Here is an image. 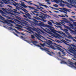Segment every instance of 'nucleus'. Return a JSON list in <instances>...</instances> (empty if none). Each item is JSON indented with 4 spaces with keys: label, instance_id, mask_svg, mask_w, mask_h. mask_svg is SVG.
Returning <instances> with one entry per match:
<instances>
[{
    "label": "nucleus",
    "instance_id": "obj_1",
    "mask_svg": "<svg viewBox=\"0 0 76 76\" xmlns=\"http://www.w3.org/2000/svg\"><path fill=\"white\" fill-rule=\"evenodd\" d=\"M20 13H22V14H24V15H25L26 16L27 18V17L29 19H31L32 20H33V21H31V23H33V24H34V25H37L38 21L34 18L32 19L31 18V15L29 13H27V14L23 13L22 11H20Z\"/></svg>",
    "mask_w": 76,
    "mask_h": 76
},
{
    "label": "nucleus",
    "instance_id": "obj_2",
    "mask_svg": "<svg viewBox=\"0 0 76 76\" xmlns=\"http://www.w3.org/2000/svg\"><path fill=\"white\" fill-rule=\"evenodd\" d=\"M0 19H1V20H4V22H3V23H14L15 24V26H18V27H20L21 26L17 24H16V23H15L14 22V21H12V20H5V19L3 18L2 17V16H1V15H0Z\"/></svg>",
    "mask_w": 76,
    "mask_h": 76
},
{
    "label": "nucleus",
    "instance_id": "obj_3",
    "mask_svg": "<svg viewBox=\"0 0 76 76\" xmlns=\"http://www.w3.org/2000/svg\"><path fill=\"white\" fill-rule=\"evenodd\" d=\"M27 30L28 31L31 32L32 33H34V31H33L32 30L34 31H36V32H37L39 34H40V32H42V33H44V31H42L41 29H39V28L37 29L36 28H32L30 27H28L27 28Z\"/></svg>",
    "mask_w": 76,
    "mask_h": 76
},
{
    "label": "nucleus",
    "instance_id": "obj_4",
    "mask_svg": "<svg viewBox=\"0 0 76 76\" xmlns=\"http://www.w3.org/2000/svg\"><path fill=\"white\" fill-rule=\"evenodd\" d=\"M38 25L40 26H43V27H46L47 28H48L49 29H50V30L53 33H54V34H56V32H55V30L53 29V28H53V27L52 26H51L48 25L44 24L42 22H41L40 23H39Z\"/></svg>",
    "mask_w": 76,
    "mask_h": 76
},
{
    "label": "nucleus",
    "instance_id": "obj_5",
    "mask_svg": "<svg viewBox=\"0 0 76 76\" xmlns=\"http://www.w3.org/2000/svg\"><path fill=\"white\" fill-rule=\"evenodd\" d=\"M0 1H3L5 4H8L9 3H10L8 1H12L15 3H12V4H13L14 6H15V7H18V6H19L20 5H21L19 3H17L15 2V1L13 0H0Z\"/></svg>",
    "mask_w": 76,
    "mask_h": 76
},
{
    "label": "nucleus",
    "instance_id": "obj_6",
    "mask_svg": "<svg viewBox=\"0 0 76 76\" xmlns=\"http://www.w3.org/2000/svg\"><path fill=\"white\" fill-rule=\"evenodd\" d=\"M61 24H62L63 26H64V28H66V29H69V30L71 32L72 34H76V31H75L71 29V28H70V27H69V26H66L64 24H65V23H64V22H61Z\"/></svg>",
    "mask_w": 76,
    "mask_h": 76
},
{
    "label": "nucleus",
    "instance_id": "obj_7",
    "mask_svg": "<svg viewBox=\"0 0 76 76\" xmlns=\"http://www.w3.org/2000/svg\"><path fill=\"white\" fill-rule=\"evenodd\" d=\"M61 21L62 22H65V23H67L68 26H70L72 27V28H73V25L72 24V22L69 20L66 21L64 20H62Z\"/></svg>",
    "mask_w": 76,
    "mask_h": 76
},
{
    "label": "nucleus",
    "instance_id": "obj_8",
    "mask_svg": "<svg viewBox=\"0 0 76 76\" xmlns=\"http://www.w3.org/2000/svg\"><path fill=\"white\" fill-rule=\"evenodd\" d=\"M31 42H32V43H33V44H34V45L37 46V47H40V49H41L42 50H46L47 51H48L47 50H46L45 49H44L43 48H42V47L39 45L35 44L37 43V42L36 41H32Z\"/></svg>",
    "mask_w": 76,
    "mask_h": 76
},
{
    "label": "nucleus",
    "instance_id": "obj_9",
    "mask_svg": "<svg viewBox=\"0 0 76 76\" xmlns=\"http://www.w3.org/2000/svg\"><path fill=\"white\" fill-rule=\"evenodd\" d=\"M56 47H57V50H60V51L62 52V55H61V56H64L66 55V53L63 51H64V50L61 49V48L59 47H57V46H56Z\"/></svg>",
    "mask_w": 76,
    "mask_h": 76
},
{
    "label": "nucleus",
    "instance_id": "obj_10",
    "mask_svg": "<svg viewBox=\"0 0 76 76\" xmlns=\"http://www.w3.org/2000/svg\"><path fill=\"white\" fill-rule=\"evenodd\" d=\"M19 7L17 6V7H16L15 9H13V10H14V11H13L12 12H14V13H17V14H20V13L17 12L18 11L17 10V9L18 10H19Z\"/></svg>",
    "mask_w": 76,
    "mask_h": 76
},
{
    "label": "nucleus",
    "instance_id": "obj_11",
    "mask_svg": "<svg viewBox=\"0 0 76 76\" xmlns=\"http://www.w3.org/2000/svg\"><path fill=\"white\" fill-rule=\"evenodd\" d=\"M40 13H41V14H42V15H43L44 16H45V17H46V18H51V17L49 15L47 14H44L42 13V12H40Z\"/></svg>",
    "mask_w": 76,
    "mask_h": 76
},
{
    "label": "nucleus",
    "instance_id": "obj_12",
    "mask_svg": "<svg viewBox=\"0 0 76 76\" xmlns=\"http://www.w3.org/2000/svg\"><path fill=\"white\" fill-rule=\"evenodd\" d=\"M45 40L46 42H47L48 43H49V44H52L53 42L52 41H51L50 40H47V39H46L44 37H42Z\"/></svg>",
    "mask_w": 76,
    "mask_h": 76
},
{
    "label": "nucleus",
    "instance_id": "obj_13",
    "mask_svg": "<svg viewBox=\"0 0 76 76\" xmlns=\"http://www.w3.org/2000/svg\"><path fill=\"white\" fill-rule=\"evenodd\" d=\"M63 42L65 44H66V45H68L69 47H71V46L70 45L67 44V43H69V42H67L66 41L64 40Z\"/></svg>",
    "mask_w": 76,
    "mask_h": 76
},
{
    "label": "nucleus",
    "instance_id": "obj_14",
    "mask_svg": "<svg viewBox=\"0 0 76 76\" xmlns=\"http://www.w3.org/2000/svg\"><path fill=\"white\" fill-rule=\"evenodd\" d=\"M23 0L24 1H25L26 2V3H29L28 4H30V5H32V4H32V3L31 2H32L31 1H28V2L25 0Z\"/></svg>",
    "mask_w": 76,
    "mask_h": 76
},
{
    "label": "nucleus",
    "instance_id": "obj_15",
    "mask_svg": "<svg viewBox=\"0 0 76 76\" xmlns=\"http://www.w3.org/2000/svg\"><path fill=\"white\" fill-rule=\"evenodd\" d=\"M22 24L25 25H28V23L24 20H23V22H22Z\"/></svg>",
    "mask_w": 76,
    "mask_h": 76
},
{
    "label": "nucleus",
    "instance_id": "obj_16",
    "mask_svg": "<svg viewBox=\"0 0 76 76\" xmlns=\"http://www.w3.org/2000/svg\"><path fill=\"white\" fill-rule=\"evenodd\" d=\"M1 9L3 10V11H4V12H6V13H7V11H9V10L6 8H2Z\"/></svg>",
    "mask_w": 76,
    "mask_h": 76
},
{
    "label": "nucleus",
    "instance_id": "obj_17",
    "mask_svg": "<svg viewBox=\"0 0 76 76\" xmlns=\"http://www.w3.org/2000/svg\"><path fill=\"white\" fill-rule=\"evenodd\" d=\"M58 33H59V34H62V35H64V36H66V34L64 33V32H63L62 31H58Z\"/></svg>",
    "mask_w": 76,
    "mask_h": 76
},
{
    "label": "nucleus",
    "instance_id": "obj_18",
    "mask_svg": "<svg viewBox=\"0 0 76 76\" xmlns=\"http://www.w3.org/2000/svg\"><path fill=\"white\" fill-rule=\"evenodd\" d=\"M50 48H52V49H53V50H56L57 49V48H54V46H53L52 45H51L50 46Z\"/></svg>",
    "mask_w": 76,
    "mask_h": 76
},
{
    "label": "nucleus",
    "instance_id": "obj_19",
    "mask_svg": "<svg viewBox=\"0 0 76 76\" xmlns=\"http://www.w3.org/2000/svg\"><path fill=\"white\" fill-rule=\"evenodd\" d=\"M69 64H70L71 65L72 67H74V68H75V69H76V67L74 65H73L72 64H73V62H70V63H69Z\"/></svg>",
    "mask_w": 76,
    "mask_h": 76
},
{
    "label": "nucleus",
    "instance_id": "obj_20",
    "mask_svg": "<svg viewBox=\"0 0 76 76\" xmlns=\"http://www.w3.org/2000/svg\"><path fill=\"white\" fill-rule=\"evenodd\" d=\"M20 9H21L25 13H28L27 12H28V11H27V10H26L25 9H23L22 8H20Z\"/></svg>",
    "mask_w": 76,
    "mask_h": 76
},
{
    "label": "nucleus",
    "instance_id": "obj_21",
    "mask_svg": "<svg viewBox=\"0 0 76 76\" xmlns=\"http://www.w3.org/2000/svg\"><path fill=\"white\" fill-rule=\"evenodd\" d=\"M69 38H71V39H72V40H73L74 41H75V42H76V40L75 39H74L73 37H72L71 36H69Z\"/></svg>",
    "mask_w": 76,
    "mask_h": 76
},
{
    "label": "nucleus",
    "instance_id": "obj_22",
    "mask_svg": "<svg viewBox=\"0 0 76 76\" xmlns=\"http://www.w3.org/2000/svg\"><path fill=\"white\" fill-rule=\"evenodd\" d=\"M62 10H63L65 12H69V10H68L67 9L65 8H62Z\"/></svg>",
    "mask_w": 76,
    "mask_h": 76
},
{
    "label": "nucleus",
    "instance_id": "obj_23",
    "mask_svg": "<svg viewBox=\"0 0 76 76\" xmlns=\"http://www.w3.org/2000/svg\"><path fill=\"white\" fill-rule=\"evenodd\" d=\"M61 64H67V63L62 60H61Z\"/></svg>",
    "mask_w": 76,
    "mask_h": 76
},
{
    "label": "nucleus",
    "instance_id": "obj_24",
    "mask_svg": "<svg viewBox=\"0 0 76 76\" xmlns=\"http://www.w3.org/2000/svg\"><path fill=\"white\" fill-rule=\"evenodd\" d=\"M15 22H16L17 23L19 24L20 23V21L16 19H15Z\"/></svg>",
    "mask_w": 76,
    "mask_h": 76
},
{
    "label": "nucleus",
    "instance_id": "obj_25",
    "mask_svg": "<svg viewBox=\"0 0 76 76\" xmlns=\"http://www.w3.org/2000/svg\"><path fill=\"white\" fill-rule=\"evenodd\" d=\"M20 2L21 3V6H22L23 7L25 5V3L23 2L22 1H20Z\"/></svg>",
    "mask_w": 76,
    "mask_h": 76
},
{
    "label": "nucleus",
    "instance_id": "obj_26",
    "mask_svg": "<svg viewBox=\"0 0 76 76\" xmlns=\"http://www.w3.org/2000/svg\"><path fill=\"white\" fill-rule=\"evenodd\" d=\"M50 8H51V9H54L55 10H59L57 8H54L53 7H51V6L49 7Z\"/></svg>",
    "mask_w": 76,
    "mask_h": 76
},
{
    "label": "nucleus",
    "instance_id": "obj_27",
    "mask_svg": "<svg viewBox=\"0 0 76 76\" xmlns=\"http://www.w3.org/2000/svg\"><path fill=\"white\" fill-rule=\"evenodd\" d=\"M62 30L64 31L65 33L67 32L68 31V30L65 28H64V29H63Z\"/></svg>",
    "mask_w": 76,
    "mask_h": 76
},
{
    "label": "nucleus",
    "instance_id": "obj_28",
    "mask_svg": "<svg viewBox=\"0 0 76 76\" xmlns=\"http://www.w3.org/2000/svg\"><path fill=\"white\" fill-rule=\"evenodd\" d=\"M58 16H59V17H61V18H65L66 16L64 15H58Z\"/></svg>",
    "mask_w": 76,
    "mask_h": 76
},
{
    "label": "nucleus",
    "instance_id": "obj_29",
    "mask_svg": "<svg viewBox=\"0 0 76 76\" xmlns=\"http://www.w3.org/2000/svg\"><path fill=\"white\" fill-rule=\"evenodd\" d=\"M33 18H34V19H36L37 20H39V18L37 17L33 16Z\"/></svg>",
    "mask_w": 76,
    "mask_h": 76
},
{
    "label": "nucleus",
    "instance_id": "obj_30",
    "mask_svg": "<svg viewBox=\"0 0 76 76\" xmlns=\"http://www.w3.org/2000/svg\"><path fill=\"white\" fill-rule=\"evenodd\" d=\"M31 12L32 13H33V15H36V16H39V15L37 14H35L33 12V11H31Z\"/></svg>",
    "mask_w": 76,
    "mask_h": 76
},
{
    "label": "nucleus",
    "instance_id": "obj_31",
    "mask_svg": "<svg viewBox=\"0 0 76 76\" xmlns=\"http://www.w3.org/2000/svg\"><path fill=\"white\" fill-rule=\"evenodd\" d=\"M55 41L56 42H58V43H59V44L61 43V42L58 40L56 39Z\"/></svg>",
    "mask_w": 76,
    "mask_h": 76
},
{
    "label": "nucleus",
    "instance_id": "obj_32",
    "mask_svg": "<svg viewBox=\"0 0 76 76\" xmlns=\"http://www.w3.org/2000/svg\"><path fill=\"white\" fill-rule=\"evenodd\" d=\"M0 13H1V14H4V12L3 11L1 10H0Z\"/></svg>",
    "mask_w": 76,
    "mask_h": 76
},
{
    "label": "nucleus",
    "instance_id": "obj_33",
    "mask_svg": "<svg viewBox=\"0 0 76 76\" xmlns=\"http://www.w3.org/2000/svg\"><path fill=\"white\" fill-rule=\"evenodd\" d=\"M16 18H17V19H18V20H21V18H20L18 16H17Z\"/></svg>",
    "mask_w": 76,
    "mask_h": 76
},
{
    "label": "nucleus",
    "instance_id": "obj_34",
    "mask_svg": "<svg viewBox=\"0 0 76 76\" xmlns=\"http://www.w3.org/2000/svg\"><path fill=\"white\" fill-rule=\"evenodd\" d=\"M48 24H49V25H52L53 23H52L50 21H48Z\"/></svg>",
    "mask_w": 76,
    "mask_h": 76
},
{
    "label": "nucleus",
    "instance_id": "obj_35",
    "mask_svg": "<svg viewBox=\"0 0 76 76\" xmlns=\"http://www.w3.org/2000/svg\"><path fill=\"white\" fill-rule=\"evenodd\" d=\"M28 7L29 9H34V8L33 7H31L30 6H28Z\"/></svg>",
    "mask_w": 76,
    "mask_h": 76
},
{
    "label": "nucleus",
    "instance_id": "obj_36",
    "mask_svg": "<svg viewBox=\"0 0 76 76\" xmlns=\"http://www.w3.org/2000/svg\"><path fill=\"white\" fill-rule=\"evenodd\" d=\"M53 6H55L56 7H58V5L57 4H55L53 5Z\"/></svg>",
    "mask_w": 76,
    "mask_h": 76
},
{
    "label": "nucleus",
    "instance_id": "obj_37",
    "mask_svg": "<svg viewBox=\"0 0 76 76\" xmlns=\"http://www.w3.org/2000/svg\"><path fill=\"white\" fill-rule=\"evenodd\" d=\"M69 20H70V21H72V22H75V20H73V19L69 18Z\"/></svg>",
    "mask_w": 76,
    "mask_h": 76
},
{
    "label": "nucleus",
    "instance_id": "obj_38",
    "mask_svg": "<svg viewBox=\"0 0 76 76\" xmlns=\"http://www.w3.org/2000/svg\"><path fill=\"white\" fill-rule=\"evenodd\" d=\"M24 20H26V21H27V22H30L31 21L29 20L28 19L25 18Z\"/></svg>",
    "mask_w": 76,
    "mask_h": 76
},
{
    "label": "nucleus",
    "instance_id": "obj_39",
    "mask_svg": "<svg viewBox=\"0 0 76 76\" xmlns=\"http://www.w3.org/2000/svg\"><path fill=\"white\" fill-rule=\"evenodd\" d=\"M65 40L66 41H68L69 42H71L72 41H71V40H69V39H65Z\"/></svg>",
    "mask_w": 76,
    "mask_h": 76
},
{
    "label": "nucleus",
    "instance_id": "obj_40",
    "mask_svg": "<svg viewBox=\"0 0 76 76\" xmlns=\"http://www.w3.org/2000/svg\"><path fill=\"white\" fill-rule=\"evenodd\" d=\"M37 37H39V38H41V37H42V36H41V35L39 34H38V35H37Z\"/></svg>",
    "mask_w": 76,
    "mask_h": 76
},
{
    "label": "nucleus",
    "instance_id": "obj_41",
    "mask_svg": "<svg viewBox=\"0 0 76 76\" xmlns=\"http://www.w3.org/2000/svg\"><path fill=\"white\" fill-rule=\"evenodd\" d=\"M40 45H41L42 47H44V45H45V43L44 44H42V43L40 44Z\"/></svg>",
    "mask_w": 76,
    "mask_h": 76
},
{
    "label": "nucleus",
    "instance_id": "obj_42",
    "mask_svg": "<svg viewBox=\"0 0 76 76\" xmlns=\"http://www.w3.org/2000/svg\"><path fill=\"white\" fill-rule=\"evenodd\" d=\"M33 12H34V13H37V14H38V13H39V12L36 11H33Z\"/></svg>",
    "mask_w": 76,
    "mask_h": 76
},
{
    "label": "nucleus",
    "instance_id": "obj_43",
    "mask_svg": "<svg viewBox=\"0 0 76 76\" xmlns=\"http://www.w3.org/2000/svg\"><path fill=\"white\" fill-rule=\"evenodd\" d=\"M23 16L24 18H26V19H28V18H27V16L24 15H23Z\"/></svg>",
    "mask_w": 76,
    "mask_h": 76
},
{
    "label": "nucleus",
    "instance_id": "obj_44",
    "mask_svg": "<svg viewBox=\"0 0 76 76\" xmlns=\"http://www.w3.org/2000/svg\"><path fill=\"white\" fill-rule=\"evenodd\" d=\"M39 6H44V5H43L40 3H39Z\"/></svg>",
    "mask_w": 76,
    "mask_h": 76
},
{
    "label": "nucleus",
    "instance_id": "obj_45",
    "mask_svg": "<svg viewBox=\"0 0 76 76\" xmlns=\"http://www.w3.org/2000/svg\"><path fill=\"white\" fill-rule=\"evenodd\" d=\"M41 19H42V20H43L44 21V19H45V18H44V17H41Z\"/></svg>",
    "mask_w": 76,
    "mask_h": 76
},
{
    "label": "nucleus",
    "instance_id": "obj_46",
    "mask_svg": "<svg viewBox=\"0 0 76 76\" xmlns=\"http://www.w3.org/2000/svg\"><path fill=\"white\" fill-rule=\"evenodd\" d=\"M31 37L33 39H34V38H35V37H34V35H31Z\"/></svg>",
    "mask_w": 76,
    "mask_h": 76
},
{
    "label": "nucleus",
    "instance_id": "obj_47",
    "mask_svg": "<svg viewBox=\"0 0 76 76\" xmlns=\"http://www.w3.org/2000/svg\"><path fill=\"white\" fill-rule=\"evenodd\" d=\"M58 28H60L61 30H63V29H62V27L61 26H58Z\"/></svg>",
    "mask_w": 76,
    "mask_h": 76
},
{
    "label": "nucleus",
    "instance_id": "obj_48",
    "mask_svg": "<svg viewBox=\"0 0 76 76\" xmlns=\"http://www.w3.org/2000/svg\"><path fill=\"white\" fill-rule=\"evenodd\" d=\"M73 23L74 25V26L76 27V22H73Z\"/></svg>",
    "mask_w": 76,
    "mask_h": 76
},
{
    "label": "nucleus",
    "instance_id": "obj_49",
    "mask_svg": "<svg viewBox=\"0 0 76 76\" xmlns=\"http://www.w3.org/2000/svg\"><path fill=\"white\" fill-rule=\"evenodd\" d=\"M13 34H14V35H16V36L17 37H18V35L17 34L13 32Z\"/></svg>",
    "mask_w": 76,
    "mask_h": 76
},
{
    "label": "nucleus",
    "instance_id": "obj_50",
    "mask_svg": "<svg viewBox=\"0 0 76 76\" xmlns=\"http://www.w3.org/2000/svg\"><path fill=\"white\" fill-rule=\"evenodd\" d=\"M39 7V8H41V9H43V10H45V9L43 8L42 7Z\"/></svg>",
    "mask_w": 76,
    "mask_h": 76
},
{
    "label": "nucleus",
    "instance_id": "obj_51",
    "mask_svg": "<svg viewBox=\"0 0 76 76\" xmlns=\"http://www.w3.org/2000/svg\"><path fill=\"white\" fill-rule=\"evenodd\" d=\"M62 12H63L64 13H65L66 14H67V12L64 11H62Z\"/></svg>",
    "mask_w": 76,
    "mask_h": 76
},
{
    "label": "nucleus",
    "instance_id": "obj_52",
    "mask_svg": "<svg viewBox=\"0 0 76 76\" xmlns=\"http://www.w3.org/2000/svg\"><path fill=\"white\" fill-rule=\"evenodd\" d=\"M38 39H39V40H40V41H42V42H44V41L42 40L39 39V38H38Z\"/></svg>",
    "mask_w": 76,
    "mask_h": 76
},
{
    "label": "nucleus",
    "instance_id": "obj_53",
    "mask_svg": "<svg viewBox=\"0 0 76 76\" xmlns=\"http://www.w3.org/2000/svg\"><path fill=\"white\" fill-rule=\"evenodd\" d=\"M43 6L44 7H46V8H47V7H48V6H47L45 5H44Z\"/></svg>",
    "mask_w": 76,
    "mask_h": 76
},
{
    "label": "nucleus",
    "instance_id": "obj_54",
    "mask_svg": "<svg viewBox=\"0 0 76 76\" xmlns=\"http://www.w3.org/2000/svg\"><path fill=\"white\" fill-rule=\"evenodd\" d=\"M66 34L68 35H70V33H69L68 32H66Z\"/></svg>",
    "mask_w": 76,
    "mask_h": 76
},
{
    "label": "nucleus",
    "instance_id": "obj_55",
    "mask_svg": "<svg viewBox=\"0 0 76 76\" xmlns=\"http://www.w3.org/2000/svg\"><path fill=\"white\" fill-rule=\"evenodd\" d=\"M41 12H43V13H45L46 14H47V12L42 11V10H41Z\"/></svg>",
    "mask_w": 76,
    "mask_h": 76
},
{
    "label": "nucleus",
    "instance_id": "obj_56",
    "mask_svg": "<svg viewBox=\"0 0 76 76\" xmlns=\"http://www.w3.org/2000/svg\"><path fill=\"white\" fill-rule=\"evenodd\" d=\"M8 19H12V18L9 17H8Z\"/></svg>",
    "mask_w": 76,
    "mask_h": 76
},
{
    "label": "nucleus",
    "instance_id": "obj_57",
    "mask_svg": "<svg viewBox=\"0 0 76 76\" xmlns=\"http://www.w3.org/2000/svg\"><path fill=\"white\" fill-rule=\"evenodd\" d=\"M57 25H61V24L58 23H57Z\"/></svg>",
    "mask_w": 76,
    "mask_h": 76
},
{
    "label": "nucleus",
    "instance_id": "obj_58",
    "mask_svg": "<svg viewBox=\"0 0 76 76\" xmlns=\"http://www.w3.org/2000/svg\"><path fill=\"white\" fill-rule=\"evenodd\" d=\"M23 7H24V8H27V6L25 5Z\"/></svg>",
    "mask_w": 76,
    "mask_h": 76
},
{
    "label": "nucleus",
    "instance_id": "obj_59",
    "mask_svg": "<svg viewBox=\"0 0 76 76\" xmlns=\"http://www.w3.org/2000/svg\"><path fill=\"white\" fill-rule=\"evenodd\" d=\"M14 30L15 31V32H17V33H18V31L17 30H16L15 29H14Z\"/></svg>",
    "mask_w": 76,
    "mask_h": 76
},
{
    "label": "nucleus",
    "instance_id": "obj_60",
    "mask_svg": "<svg viewBox=\"0 0 76 76\" xmlns=\"http://www.w3.org/2000/svg\"><path fill=\"white\" fill-rule=\"evenodd\" d=\"M71 17L72 18H75V17H76L75 16H74L73 15H72L71 16Z\"/></svg>",
    "mask_w": 76,
    "mask_h": 76
},
{
    "label": "nucleus",
    "instance_id": "obj_61",
    "mask_svg": "<svg viewBox=\"0 0 76 76\" xmlns=\"http://www.w3.org/2000/svg\"><path fill=\"white\" fill-rule=\"evenodd\" d=\"M21 38L22 39H24V37H23V36H21Z\"/></svg>",
    "mask_w": 76,
    "mask_h": 76
},
{
    "label": "nucleus",
    "instance_id": "obj_62",
    "mask_svg": "<svg viewBox=\"0 0 76 76\" xmlns=\"http://www.w3.org/2000/svg\"><path fill=\"white\" fill-rule=\"evenodd\" d=\"M34 34H35L36 36H38V34H37L36 33H35Z\"/></svg>",
    "mask_w": 76,
    "mask_h": 76
},
{
    "label": "nucleus",
    "instance_id": "obj_63",
    "mask_svg": "<svg viewBox=\"0 0 76 76\" xmlns=\"http://www.w3.org/2000/svg\"><path fill=\"white\" fill-rule=\"evenodd\" d=\"M43 31H45V32H47V31H46V30H45V29L43 28Z\"/></svg>",
    "mask_w": 76,
    "mask_h": 76
},
{
    "label": "nucleus",
    "instance_id": "obj_64",
    "mask_svg": "<svg viewBox=\"0 0 76 76\" xmlns=\"http://www.w3.org/2000/svg\"><path fill=\"white\" fill-rule=\"evenodd\" d=\"M0 7H3V5L1 4H0Z\"/></svg>",
    "mask_w": 76,
    "mask_h": 76
}]
</instances>
